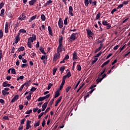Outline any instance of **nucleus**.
Masks as SVG:
<instances>
[{
    "mask_svg": "<svg viewBox=\"0 0 130 130\" xmlns=\"http://www.w3.org/2000/svg\"><path fill=\"white\" fill-rule=\"evenodd\" d=\"M71 77H72V73H71V72H69L66 75L63 76V78H65V79H66L67 78H70Z\"/></svg>",
    "mask_w": 130,
    "mask_h": 130,
    "instance_id": "dca6fc26",
    "label": "nucleus"
},
{
    "mask_svg": "<svg viewBox=\"0 0 130 130\" xmlns=\"http://www.w3.org/2000/svg\"><path fill=\"white\" fill-rule=\"evenodd\" d=\"M49 110H50V107L48 108L45 111V112L44 113V114H46V113H47V112H48V111H49Z\"/></svg>",
    "mask_w": 130,
    "mask_h": 130,
    "instance_id": "680f3d73",
    "label": "nucleus"
},
{
    "mask_svg": "<svg viewBox=\"0 0 130 130\" xmlns=\"http://www.w3.org/2000/svg\"><path fill=\"white\" fill-rule=\"evenodd\" d=\"M4 37V32L2 29L0 30V39H2Z\"/></svg>",
    "mask_w": 130,
    "mask_h": 130,
    "instance_id": "c9c22d12",
    "label": "nucleus"
},
{
    "mask_svg": "<svg viewBox=\"0 0 130 130\" xmlns=\"http://www.w3.org/2000/svg\"><path fill=\"white\" fill-rule=\"evenodd\" d=\"M44 114V112L41 113L38 116V119H40V118H41V117L43 116Z\"/></svg>",
    "mask_w": 130,
    "mask_h": 130,
    "instance_id": "5fc2aeb1",
    "label": "nucleus"
},
{
    "mask_svg": "<svg viewBox=\"0 0 130 130\" xmlns=\"http://www.w3.org/2000/svg\"><path fill=\"white\" fill-rule=\"evenodd\" d=\"M2 94L4 96H6V95H7V91H6V90H3L2 91Z\"/></svg>",
    "mask_w": 130,
    "mask_h": 130,
    "instance_id": "e2e57ef3",
    "label": "nucleus"
},
{
    "mask_svg": "<svg viewBox=\"0 0 130 130\" xmlns=\"http://www.w3.org/2000/svg\"><path fill=\"white\" fill-rule=\"evenodd\" d=\"M71 88H72V87L71 86H68L67 88H66V93H69V91H70V89H71Z\"/></svg>",
    "mask_w": 130,
    "mask_h": 130,
    "instance_id": "774afa93",
    "label": "nucleus"
},
{
    "mask_svg": "<svg viewBox=\"0 0 130 130\" xmlns=\"http://www.w3.org/2000/svg\"><path fill=\"white\" fill-rule=\"evenodd\" d=\"M26 30L24 29H21L19 30V32L20 33H26Z\"/></svg>",
    "mask_w": 130,
    "mask_h": 130,
    "instance_id": "13d9d810",
    "label": "nucleus"
},
{
    "mask_svg": "<svg viewBox=\"0 0 130 130\" xmlns=\"http://www.w3.org/2000/svg\"><path fill=\"white\" fill-rule=\"evenodd\" d=\"M36 2H37V0H31L28 2V5H29V6H34Z\"/></svg>",
    "mask_w": 130,
    "mask_h": 130,
    "instance_id": "f3484780",
    "label": "nucleus"
},
{
    "mask_svg": "<svg viewBox=\"0 0 130 130\" xmlns=\"http://www.w3.org/2000/svg\"><path fill=\"white\" fill-rule=\"evenodd\" d=\"M48 30L49 31V35H51V36H52V29H51V27H50V25H49L48 27Z\"/></svg>",
    "mask_w": 130,
    "mask_h": 130,
    "instance_id": "2eb2a0df",
    "label": "nucleus"
},
{
    "mask_svg": "<svg viewBox=\"0 0 130 130\" xmlns=\"http://www.w3.org/2000/svg\"><path fill=\"white\" fill-rule=\"evenodd\" d=\"M31 121H29V120H27L26 129L28 130L29 128H30V127H31V125H30V123H31Z\"/></svg>",
    "mask_w": 130,
    "mask_h": 130,
    "instance_id": "9b49d317",
    "label": "nucleus"
},
{
    "mask_svg": "<svg viewBox=\"0 0 130 130\" xmlns=\"http://www.w3.org/2000/svg\"><path fill=\"white\" fill-rule=\"evenodd\" d=\"M63 38V37H62V36H61L58 39L59 46L57 48V52L59 53H60V52H61L62 50H64V48H63V45H62Z\"/></svg>",
    "mask_w": 130,
    "mask_h": 130,
    "instance_id": "f257e3e1",
    "label": "nucleus"
},
{
    "mask_svg": "<svg viewBox=\"0 0 130 130\" xmlns=\"http://www.w3.org/2000/svg\"><path fill=\"white\" fill-rule=\"evenodd\" d=\"M26 99L29 101V100H31V93H29V95L27 96H26Z\"/></svg>",
    "mask_w": 130,
    "mask_h": 130,
    "instance_id": "8fccbe9b",
    "label": "nucleus"
},
{
    "mask_svg": "<svg viewBox=\"0 0 130 130\" xmlns=\"http://www.w3.org/2000/svg\"><path fill=\"white\" fill-rule=\"evenodd\" d=\"M27 46L29 48H32V44H31V42L28 41L27 42Z\"/></svg>",
    "mask_w": 130,
    "mask_h": 130,
    "instance_id": "4c0bfd02",
    "label": "nucleus"
},
{
    "mask_svg": "<svg viewBox=\"0 0 130 130\" xmlns=\"http://www.w3.org/2000/svg\"><path fill=\"white\" fill-rule=\"evenodd\" d=\"M60 56V54L58 52L54 54L53 61H56Z\"/></svg>",
    "mask_w": 130,
    "mask_h": 130,
    "instance_id": "39448f33",
    "label": "nucleus"
},
{
    "mask_svg": "<svg viewBox=\"0 0 130 130\" xmlns=\"http://www.w3.org/2000/svg\"><path fill=\"white\" fill-rule=\"evenodd\" d=\"M86 31L88 37L92 38V36L93 35V32L91 31V29H86Z\"/></svg>",
    "mask_w": 130,
    "mask_h": 130,
    "instance_id": "6e6552de",
    "label": "nucleus"
},
{
    "mask_svg": "<svg viewBox=\"0 0 130 130\" xmlns=\"http://www.w3.org/2000/svg\"><path fill=\"white\" fill-rule=\"evenodd\" d=\"M41 19L42 21H45V20H46V17L44 14H42L41 16Z\"/></svg>",
    "mask_w": 130,
    "mask_h": 130,
    "instance_id": "c756f323",
    "label": "nucleus"
},
{
    "mask_svg": "<svg viewBox=\"0 0 130 130\" xmlns=\"http://www.w3.org/2000/svg\"><path fill=\"white\" fill-rule=\"evenodd\" d=\"M32 113V110L30 109L29 110H28L26 112H25V114H30V113Z\"/></svg>",
    "mask_w": 130,
    "mask_h": 130,
    "instance_id": "69168bd1",
    "label": "nucleus"
},
{
    "mask_svg": "<svg viewBox=\"0 0 130 130\" xmlns=\"http://www.w3.org/2000/svg\"><path fill=\"white\" fill-rule=\"evenodd\" d=\"M26 120L25 118L22 119L20 121V124L21 125H24V123H25V121Z\"/></svg>",
    "mask_w": 130,
    "mask_h": 130,
    "instance_id": "473e14b6",
    "label": "nucleus"
},
{
    "mask_svg": "<svg viewBox=\"0 0 130 130\" xmlns=\"http://www.w3.org/2000/svg\"><path fill=\"white\" fill-rule=\"evenodd\" d=\"M59 95H60L59 91H56L55 93V95L54 96V99H55V98H57V97H58Z\"/></svg>",
    "mask_w": 130,
    "mask_h": 130,
    "instance_id": "5701e85b",
    "label": "nucleus"
},
{
    "mask_svg": "<svg viewBox=\"0 0 130 130\" xmlns=\"http://www.w3.org/2000/svg\"><path fill=\"white\" fill-rule=\"evenodd\" d=\"M23 79H24V76L22 75L17 77V81H19V80H23Z\"/></svg>",
    "mask_w": 130,
    "mask_h": 130,
    "instance_id": "a19ab883",
    "label": "nucleus"
},
{
    "mask_svg": "<svg viewBox=\"0 0 130 130\" xmlns=\"http://www.w3.org/2000/svg\"><path fill=\"white\" fill-rule=\"evenodd\" d=\"M77 70H78L79 71L82 70V67H81V65L80 64L77 65Z\"/></svg>",
    "mask_w": 130,
    "mask_h": 130,
    "instance_id": "3c124183",
    "label": "nucleus"
},
{
    "mask_svg": "<svg viewBox=\"0 0 130 130\" xmlns=\"http://www.w3.org/2000/svg\"><path fill=\"white\" fill-rule=\"evenodd\" d=\"M103 47V44H101L100 45V47H99V48L96 49L94 52L95 53H97V52H98L99 51H100V50H101V49L102 48V47Z\"/></svg>",
    "mask_w": 130,
    "mask_h": 130,
    "instance_id": "ddd939ff",
    "label": "nucleus"
},
{
    "mask_svg": "<svg viewBox=\"0 0 130 130\" xmlns=\"http://www.w3.org/2000/svg\"><path fill=\"white\" fill-rule=\"evenodd\" d=\"M64 83H66V77H62V82L61 83V86H63L64 85Z\"/></svg>",
    "mask_w": 130,
    "mask_h": 130,
    "instance_id": "2f4dec72",
    "label": "nucleus"
},
{
    "mask_svg": "<svg viewBox=\"0 0 130 130\" xmlns=\"http://www.w3.org/2000/svg\"><path fill=\"white\" fill-rule=\"evenodd\" d=\"M3 87H10L11 84L8 83L7 81H5L3 84H2Z\"/></svg>",
    "mask_w": 130,
    "mask_h": 130,
    "instance_id": "4468645a",
    "label": "nucleus"
},
{
    "mask_svg": "<svg viewBox=\"0 0 130 130\" xmlns=\"http://www.w3.org/2000/svg\"><path fill=\"white\" fill-rule=\"evenodd\" d=\"M121 8H123V4H120L119 5H118V6L117 7V10H119L120 9H121Z\"/></svg>",
    "mask_w": 130,
    "mask_h": 130,
    "instance_id": "c03bdc74",
    "label": "nucleus"
},
{
    "mask_svg": "<svg viewBox=\"0 0 130 130\" xmlns=\"http://www.w3.org/2000/svg\"><path fill=\"white\" fill-rule=\"evenodd\" d=\"M11 74H13V75H16V69L14 68H11Z\"/></svg>",
    "mask_w": 130,
    "mask_h": 130,
    "instance_id": "37998d69",
    "label": "nucleus"
},
{
    "mask_svg": "<svg viewBox=\"0 0 130 130\" xmlns=\"http://www.w3.org/2000/svg\"><path fill=\"white\" fill-rule=\"evenodd\" d=\"M40 51H41V52H42V53H43V54L46 55V52H45V51H44V48H43L42 47H40Z\"/></svg>",
    "mask_w": 130,
    "mask_h": 130,
    "instance_id": "6ab92c4d",
    "label": "nucleus"
},
{
    "mask_svg": "<svg viewBox=\"0 0 130 130\" xmlns=\"http://www.w3.org/2000/svg\"><path fill=\"white\" fill-rule=\"evenodd\" d=\"M40 125V121H39L37 123H35L34 126L35 127H37V126H39Z\"/></svg>",
    "mask_w": 130,
    "mask_h": 130,
    "instance_id": "58836bf2",
    "label": "nucleus"
},
{
    "mask_svg": "<svg viewBox=\"0 0 130 130\" xmlns=\"http://www.w3.org/2000/svg\"><path fill=\"white\" fill-rule=\"evenodd\" d=\"M25 18H26V16H25L24 13H22L18 18V20L19 21H24V20H25Z\"/></svg>",
    "mask_w": 130,
    "mask_h": 130,
    "instance_id": "1a4fd4ad",
    "label": "nucleus"
},
{
    "mask_svg": "<svg viewBox=\"0 0 130 130\" xmlns=\"http://www.w3.org/2000/svg\"><path fill=\"white\" fill-rule=\"evenodd\" d=\"M19 24L20 23H19V22H17L15 25L14 29H18V27H19Z\"/></svg>",
    "mask_w": 130,
    "mask_h": 130,
    "instance_id": "de8ad7c7",
    "label": "nucleus"
},
{
    "mask_svg": "<svg viewBox=\"0 0 130 130\" xmlns=\"http://www.w3.org/2000/svg\"><path fill=\"white\" fill-rule=\"evenodd\" d=\"M129 1H128H128H124V2H122V5H124L125 6H126V5H128V2H129Z\"/></svg>",
    "mask_w": 130,
    "mask_h": 130,
    "instance_id": "864d4df0",
    "label": "nucleus"
},
{
    "mask_svg": "<svg viewBox=\"0 0 130 130\" xmlns=\"http://www.w3.org/2000/svg\"><path fill=\"white\" fill-rule=\"evenodd\" d=\"M28 66H29L28 64H22L21 66V68H22V69H24V68L25 67H28Z\"/></svg>",
    "mask_w": 130,
    "mask_h": 130,
    "instance_id": "052dcab7",
    "label": "nucleus"
},
{
    "mask_svg": "<svg viewBox=\"0 0 130 130\" xmlns=\"http://www.w3.org/2000/svg\"><path fill=\"white\" fill-rule=\"evenodd\" d=\"M52 86H53V84L52 83H49L48 85L47 90H50Z\"/></svg>",
    "mask_w": 130,
    "mask_h": 130,
    "instance_id": "a18cd8bd",
    "label": "nucleus"
},
{
    "mask_svg": "<svg viewBox=\"0 0 130 130\" xmlns=\"http://www.w3.org/2000/svg\"><path fill=\"white\" fill-rule=\"evenodd\" d=\"M98 60V58H94V59L92 61V64H94V63H95V62H96V61H97Z\"/></svg>",
    "mask_w": 130,
    "mask_h": 130,
    "instance_id": "338daca9",
    "label": "nucleus"
},
{
    "mask_svg": "<svg viewBox=\"0 0 130 130\" xmlns=\"http://www.w3.org/2000/svg\"><path fill=\"white\" fill-rule=\"evenodd\" d=\"M42 60H44V59H47V55H42L41 57Z\"/></svg>",
    "mask_w": 130,
    "mask_h": 130,
    "instance_id": "e433bc0d",
    "label": "nucleus"
},
{
    "mask_svg": "<svg viewBox=\"0 0 130 130\" xmlns=\"http://www.w3.org/2000/svg\"><path fill=\"white\" fill-rule=\"evenodd\" d=\"M69 15L72 17H73L74 14H73V12H74V9H73V7L69 6Z\"/></svg>",
    "mask_w": 130,
    "mask_h": 130,
    "instance_id": "0eeeda50",
    "label": "nucleus"
},
{
    "mask_svg": "<svg viewBox=\"0 0 130 130\" xmlns=\"http://www.w3.org/2000/svg\"><path fill=\"white\" fill-rule=\"evenodd\" d=\"M19 98V95H16L13 98V99L11 100V103H14L15 101H17Z\"/></svg>",
    "mask_w": 130,
    "mask_h": 130,
    "instance_id": "f8f14e48",
    "label": "nucleus"
},
{
    "mask_svg": "<svg viewBox=\"0 0 130 130\" xmlns=\"http://www.w3.org/2000/svg\"><path fill=\"white\" fill-rule=\"evenodd\" d=\"M101 54H102V52L101 51L99 53H98L95 56V57H99L100 56V55H101Z\"/></svg>",
    "mask_w": 130,
    "mask_h": 130,
    "instance_id": "4d7b16f0",
    "label": "nucleus"
},
{
    "mask_svg": "<svg viewBox=\"0 0 130 130\" xmlns=\"http://www.w3.org/2000/svg\"><path fill=\"white\" fill-rule=\"evenodd\" d=\"M44 100H45L44 96L43 97H40L38 99V101L39 102H40V101H44Z\"/></svg>",
    "mask_w": 130,
    "mask_h": 130,
    "instance_id": "79ce46f5",
    "label": "nucleus"
},
{
    "mask_svg": "<svg viewBox=\"0 0 130 130\" xmlns=\"http://www.w3.org/2000/svg\"><path fill=\"white\" fill-rule=\"evenodd\" d=\"M47 104H48V102H45L43 105H42V108H44L45 109H46V108L47 107Z\"/></svg>",
    "mask_w": 130,
    "mask_h": 130,
    "instance_id": "bb28decb",
    "label": "nucleus"
},
{
    "mask_svg": "<svg viewBox=\"0 0 130 130\" xmlns=\"http://www.w3.org/2000/svg\"><path fill=\"white\" fill-rule=\"evenodd\" d=\"M61 99H62V96H61L59 97V98L56 101L55 104V107H56L57 105H58V103L61 101Z\"/></svg>",
    "mask_w": 130,
    "mask_h": 130,
    "instance_id": "9d476101",
    "label": "nucleus"
},
{
    "mask_svg": "<svg viewBox=\"0 0 130 130\" xmlns=\"http://www.w3.org/2000/svg\"><path fill=\"white\" fill-rule=\"evenodd\" d=\"M100 17H101V13L99 12L95 17L96 20H99V19H100Z\"/></svg>",
    "mask_w": 130,
    "mask_h": 130,
    "instance_id": "b1692460",
    "label": "nucleus"
},
{
    "mask_svg": "<svg viewBox=\"0 0 130 130\" xmlns=\"http://www.w3.org/2000/svg\"><path fill=\"white\" fill-rule=\"evenodd\" d=\"M36 18H37V15H36L32 17H31L30 19L28 20L29 23H31L32 22V21H34V20H35V19H36Z\"/></svg>",
    "mask_w": 130,
    "mask_h": 130,
    "instance_id": "a211bd4d",
    "label": "nucleus"
},
{
    "mask_svg": "<svg viewBox=\"0 0 130 130\" xmlns=\"http://www.w3.org/2000/svg\"><path fill=\"white\" fill-rule=\"evenodd\" d=\"M5 9H3L1 11V17H4L5 16Z\"/></svg>",
    "mask_w": 130,
    "mask_h": 130,
    "instance_id": "a878e982",
    "label": "nucleus"
},
{
    "mask_svg": "<svg viewBox=\"0 0 130 130\" xmlns=\"http://www.w3.org/2000/svg\"><path fill=\"white\" fill-rule=\"evenodd\" d=\"M64 70H66V67L63 66L60 68L59 71L61 72V74H62V73H63V71H64Z\"/></svg>",
    "mask_w": 130,
    "mask_h": 130,
    "instance_id": "4be33fe9",
    "label": "nucleus"
},
{
    "mask_svg": "<svg viewBox=\"0 0 130 130\" xmlns=\"http://www.w3.org/2000/svg\"><path fill=\"white\" fill-rule=\"evenodd\" d=\"M102 80H103V78H100V76H99L98 78L96 80V84L100 83V82H101Z\"/></svg>",
    "mask_w": 130,
    "mask_h": 130,
    "instance_id": "393cba45",
    "label": "nucleus"
},
{
    "mask_svg": "<svg viewBox=\"0 0 130 130\" xmlns=\"http://www.w3.org/2000/svg\"><path fill=\"white\" fill-rule=\"evenodd\" d=\"M89 0H84V5L85 7H88L89 6Z\"/></svg>",
    "mask_w": 130,
    "mask_h": 130,
    "instance_id": "72a5a7b5",
    "label": "nucleus"
},
{
    "mask_svg": "<svg viewBox=\"0 0 130 130\" xmlns=\"http://www.w3.org/2000/svg\"><path fill=\"white\" fill-rule=\"evenodd\" d=\"M91 5L92 6H97V1H94L92 2V3H91Z\"/></svg>",
    "mask_w": 130,
    "mask_h": 130,
    "instance_id": "09e8293b",
    "label": "nucleus"
},
{
    "mask_svg": "<svg viewBox=\"0 0 130 130\" xmlns=\"http://www.w3.org/2000/svg\"><path fill=\"white\" fill-rule=\"evenodd\" d=\"M5 6V3L2 2L0 4V10L3 8V7Z\"/></svg>",
    "mask_w": 130,
    "mask_h": 130,
    "instance_id": "0e129e2a",
    "label": "nucleus"
},
{
    "mask_svg": "<svg viewBox=\"0 0 130 130\" xmlns=\"http://www.w3.org/2000/svg\"><path fill=\"white\" fill-rule=\"evenodd\" d=\"M58 25L59 26V28L61 29L62 27H63V22L62 21V19L61 18H59V20L58 21Z\"/></svg>",
    "mask_w": 130,
    "mask_h": 130,
    "instance_id": "f03ea898",
    "label": "nucleus"
},
{
    "mask_svg": "<svg viewBox=\"0 0 130 130\" xmlns=\"http://www.w3.org/2000/svg\"><path fill=\"white\" fill-rule=\"evenodd\" d=\"M105 26H106V29H107L108 30L110 29V28H111V25H110V23L108 22Z\"/></svg>",
    "mask_w": 130,
    "mask_h": 130,
    "instance_id": "c85d7f7f",
    "label": "nucleus"
},
{
    "mask_svg": "<svg viewBox=\"0 0 130 130\" xmlns=\"http://www.w3.org/2000/svg\"><path fill=\"white\" fill-rule=\"evenodd\" d=\"M8 30H9V25L8 24V22H6L5 24V33H8Z\"/></svg>",
    "mask_w": 130,
    "mask_h": 130,
    "instance_id": "412c9836",
    "label": "nucleus"
},
{
    "mask_svg": "<svg viewBox=\"0 0 130 130\" xmlns=\"http://www.w3.org/2000/svg\"><path fill=\"white\" fill-rule=\"evenodd\" d=\"M53 102H54V98L49 103V105L50 106V107H51V106H52V105L53 104Z\"/></svg>",
    "mask_w": 130,
    "mask_h": 130,
    "instance_id": "7c9ffc66",
    "label": "nucleus"
},
{
    "mask_svg": "<svg viewBox=\"0 0 130 130\" xmlns=\"http://www.w3.org/2000/svg\"><path fill=\"white\" fill-rule=\"evenodd\" d=\"M79 34V33H73L70 36L71 39H72L73 41H75L76 39H78V37H77V35Z\"/></svg>",
    "mask_w": 130,
    "mask_h": 130,
    "instance_id": "7ed1b4c3",
    "label": "nucleus"
},
{
    "mask_svg": "<svg viewBox=\"0 0 130 130\" xmlns=\"http://www.w3.org/2000/svg\"><path fill=\"white\" fill-rule=\"evenodd\" d=\"M108 22L106 20H103L102 21V24L104 25V26H105L106 25H107V23Z\"/></svg>",
    "mask_w": 130,
    "mask_h": 130,
    "instance_id": "49530a36",
    "label": "nucleus"
},
{
    "mask_svg": "<svg viewBox=\"0 0 130 130\" xmlns=\"http://www.w3.org/2000/svg\"><path fill=\"white\" fill-rule=\"evenodd\" d=\"M68 17H67L64 20V25H68Z\"/></svg>",
    "mask_w": 130,
    "mask_h": 130,
    "instance_id": "603ef678",
    "label": "nucleus"
},
{
    "mask_svg": "<svg viewBox=\"0 0 130 130\" xmlns=\"http://www.w3.org/2000/svg\"><path fill=\"white\" fill-rule=\"evenodd\" d=\"M20 37H15V43H18V42H19V41H20Z\"/></svg>",
    "mask_w": 130,
    "mask_h": 130,
    "instance_id": "f704fd0d",
    "label": "nucleus"
},
{
    "mask_svg": "<svg viewBox=\"0 0 130 130\" xmlns=\"http://www.w3.org/2000/svg\"><path fill=\"white\" fill-rule=\"evenodd\" d=\"M50 4H52V1L51 0H49L48 1H47L46 2V3H45L44 4V7H47V6H49V5H50Z\"/></svg>",
    "mask_w": 130,
    "mask_h": 130,
    "instance_id": "aec40b11",
    "label": "nucleus"
},
{
    "mask_svg": "<svg viewBox=\"0 0 130 130\" xmlns=\"http://www.w3.org/2000/svg\"><path fill=\"white\" fill-rule=\"evenodd\" d=\"M36 90H37V88H35V87H32L31 88L30 91L32 92V93H33V92H34L35 91H36Z\"/></svg>",
    "mask_w": 130,
    "mask_h": 130,
    "instance_id": "6e6d98bb",
    "label": "nucleus"
},
{
    "mask_svg": "<svg viewBox=\"0 0 130 130\" xmlns=\"http://www.w3.org/2000/svg\"><path fill=\"white\" fill-rule=\"evenodd\" d=\"M36 40V35H32V37L28 38V41L29 42H34Z\"/></svg>",
    "mask_w": 130,
    "mask_h": 130,
    "instance_id": "20e7f679",
    "label": "nucleus"
},
{
    "mask_svg": "<svg viewBox=\"0 0 130 130\" xmlns=\"http://www.w3.org/2000/svg\"><path fill=\"white\" fill-rule=\"evenodd\" d=\"M24 50H25V47L23 46L20 47L18 49V51H19V52H21V51H24Z\"/></svg>",
    "mask_w": 130,
    "mask_h": 130,
    "instance_id": "cd10ccee",
    "label": "nucleus"
},
{
    "mask_svg": "<svg viewBox=\"0 0 130 130\" xmlns=\"http://www.w3.org/2000/svg\"><path fill=\"white\" fill-rule=\"evenodd\" d=\"M3 119H5V120H10V118H9V116H4Z\"/></svg>",
    "mask_w": 130,
    "mask_h": 130,
    "instance_id": "bf43d9fd",
    "label": "nucleus"
},
{
    "mask_svg": "<svg viewBox=\"0 0 130 130\" xmlns=\"http://www.w3.org/2000/svg\"><path fill=\"white\" fill-rule=\"evenodd\" d=\"M106 70V68H104L103 69V70L102 71V72L101 73V74H100L99 75V77H101V76H102V75H103V74H104L105 73V70Z\"/></svg>",
    "mask_w": 130,
    "mask_h": 130,
    "instance_id": "ea45409f",
    "label": "nucleus"
},
{
    "mask_svg": "<svg viewBox=\"0 0 130 130\" xmlns=\"http://www.w3.org/2000/svg\"><path fill=\"white\" fill-rule=\"evenodd\" d=\"M72 59L74 61L77 60V59H78V54L77 53V52H76L75 51L73 53V58H72Z\"/></svg>",
    "mask_w": 130,
    "mask_h": 130,
    "instance_id": "423d86ee",
    "label": "nucleus"
}]
</instances>
